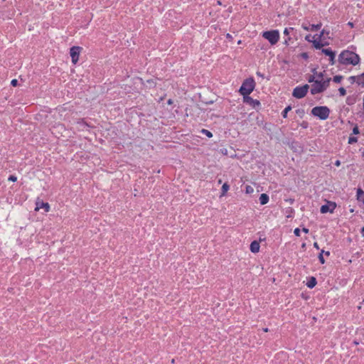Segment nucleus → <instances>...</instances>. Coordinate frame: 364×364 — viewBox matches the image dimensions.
I'll return each instance as SVG.
<instances>
[{
    "mask_svg": "<svg viewBox=\"0 0 364 364\" xmlns=\"http://www.w3.org/2000/svg\"><path fill=\"white\" fill-rule=\"evenodd\" d=\"M313 46L316 49H321L324 46L328 45V43L327 42L322 43L320 41H318L316 40L312 41Z\"/></svg>",
    "mask_w": 364,
    "mask_h": 364,
    "instance_id": "f3484780",
    "label": "nucleus"
},
{
    "mask_svg": "<svg viewBox=\"0 0 364 364\" xmlns=\"http://www.w3.org/2000/svg\"><path fill=\"white\" fill-rule=\"evenodd\" d=\"M259 247H260L259 243L256 240H254L250 244V250L253 253L258 252L259 250Z\"/></svg>",
    "mask_w": 364,
    "mask_h": 364,
    "instance_id": "ddd939ff",
    "label": "nucleus"
},
{
    "mask_svg": "<svg viewBox=\"0 0 364 364\" xmlns=\"http://www.w3.org/2000/svg\"><path fill=\"white\" fill-rule=\"evenodd\" d=\"M302 231L305 233H308L309 230L308 228H303Z\"/></svg>",
    "mask_w": 364,
    "mask_h": 364,
    "instance_id": "a18cd8bd",
    "label": "nucleus"
},
{
    "mask_svg": "<svg viewBox=\"0 0 364 364\" xmlns=\"http://www.w3.org/2000/svg\"><path fill=\"white\" fill-rule=\"evenodd\" d=\"M363 109H364V97H363Z\"/></svg>",
    "mask_w": 364,
    "mask_h": 364,
    "instance_id": "bf43d9fd",
    "label": "nucleus"
},
{
    "mask_svg": "<svg viewBox=\"0 0 364 364\" xmlns=\"http://www.w3.org/2000/svg\"><path fill=\"white\" fill-rule=\"evenodd\" d=\"M36 205V210H38L40 208H44L46 212H48L50 210V205L48 203H44L43 201H40L38 200Z\"/></svg>",
    "mask_w": 364,
    "mask_h": 364,
    "instance_id": "f8f14e48",
    "label": "nucleus"
},
{
    "mask_svg": "<svg viewBox=\"0 0 364 364\" xmlns=\"http://www.w3.org/2000/svg\"><path fill=\"white\" fill-rule=\"evenodd\" d=\"M8 180H9V181H10L15 182V181H16V180H17V177H16V176H14V175H11V176L9 177Z\"/></svg>",
    "mask_w": 364,
    "mask_h": 364,
    "instance_id": "72a5a7b5",
    "label": "nucleus"
},
{
    "mask_svg": "<svg viewBox=\"0 0 364 364\" xmlns=\"http://www.w3.org/2000/svg\"><path fill=\"white\" fill-rule=\"evenodd\" d=\"M356 101V98L354 96H348L346 98V103L349 105H353Z\"/></svg>",
    "mask_w": 364,
    "mask_h": 364,
    "instance_id": "6ab92c4d",
    "label": "nucleus"
},
{
    "mask_svg": "<svg viewBox=\"0 0 364 364\" xmlns=\"http://www.w3.org/2000/svg\"><path fill=\"white\" fill-rule=\"evenodd\" d=\"M336 207V204L334 202H328L327 204L323 205L321 207V213H332L335 208Z\"/></svg>",
    "mask_w": 364,
    "mask_h": 364,
    "instance_id": "6e6552de",
    "label": "nucleus"
},
{
    "mask_svg": "<svg viewBox=\"0 0 364 364\" xmlns=\"http://www.w3.org/2000/svg\"><path fill=\"white\" fill-rule=\"evenodd\" d=\"M308 125H309L308 122H305V121L302 122L301 124V127L304 129H306L308 127Z\"/></svg>",
    "mask_w": 364,
    "mask_h": 364,
    "instance_id": "4c0bfd02",
    "label": "nucleus"
},
{
    "mask_svg": "<svg viewBox=\"0 0 364 364\" xmlns=\"http://www.w3.org/2000/svg\"><path fill=\"white\" fill-rule=\"evenodd\" d=\"M296 112L300 116L302 117L304 114V110L303 109H298Z\"/></svg>",
    "mask_w": 364,
    "mask_h": 364,
    "instance_id": "473e14b6",
    "label": "nucleus"
},
{
    "mask_svg": "<svg viewBox=\"0 0 364 364\" xmlns=\"http://www.w3.org/2000/svg\"><path fill=\"white\" fill-rule=\"evenodd\" d=\"M147 82L149 84H151V83L155 84V82H154V80H148Z\"/></svg>",
    "mask_w": 364,
    "mask_h": 364,
    "instance_id": "3c124183",
    "label": "nucleus"
},
{
    "mask_svg": "<svg viewBox=\"0 0 364 364\" xmlns=\"http://www.w3.org/2000/svg\"><path fill=\"white\" fill-rule=\"evenodd\" d=\"M309 89V86L307 84L303 86H297L294 89L292 95L295 98L301 99L306 95Z\"/></svg>",
    "mask_w": 364,
    "mask_h": 364,
    "instance_id": "39448f33",
    "label": "nucleus"
},
{
    "mask_svg": "<svg viewBox=\"0 0 364 364\" xmlns=\"http://www.w3.org/2000/svg\"><path fill=\"white\" fill-rule=\"evenodd\" d=\"M348 25L350 28H353V26H354L353 23H352V22H348Z\"/></svg>",
    "mask_w": 364,
    "mask_h": 364,
    "instance_id": "de8ad7c7",
    "label": "nucleus"
},
{
    "mask_svg": "<svg viewBox=\"0 0 364 364\" xmlns=\"http://www.w3.org/2000/svg\"><path fill=\"white\" fill-rule=\"evenodd\" d=\"M309 82H314L316 80H315L314 75H309L307 78Z\"/></svg>",
    "mask_w": 364,
    "mask_h": 364,
    "instance_id": "7c9ffc66",
    "label": "nucleus"
},
{
    "mask_svg": "<svg viewBox=\"0 0 364 364\" xmlns=\"http://www.w3.org/2000/svg\"><path fill=\"white\" fill-rule=\"evenodd\" d=\"M341 96H345L346 95V90L344 87H341L338 89Z\"/></svg>",
    "mask_w": 364,
    "mask_h": 364,
    "instance_id": "cd10ccee",
    "label": "nucleus"
},
{
    "mask_svg": "<svg viewBox=\"0 0 364 364\" xmlns=\"http://www.w3.org/2000/svg\"><path fill=\"white\" fill-rule=\"evenodd\" d=\"M257 75L260 77L264 78V75L262 73H261L260 72H259V71L257 72Z\"/></svg>",
    "mask_w": 364,
    "mask_h": 364,
    "instance_id": "37998d69",
    "label": "nucleus"
},
{
    "mask_svg": "<svg viewBox=\"0 0 364 364\" xmlns=\"http://www.w3.org/2000/svg\"><path fill=\"white\" fill-rule=\"evenodd\" d=\"M356 82L358 85H362V87H364V73H362L361 75L357 76Z\"/></svg>",
    "mask_w": 364,
    "mask_h": 364,
    "instance_id": "a211bd4d",
    "label": "nucleus"
},
{
    "mask_svg": "<svg viewBox=\"0 0 364 364\" xmlns=\"http://www.w3.org/2000/svg\"><path fill=\"white\" fill-rule=\"evenodd\" d=\"M348 80L350 81L351 83H354L357 81V76H350Z\"/></svg>",
    "mask_w": 364,
    "mask_h": 364,
    "instance_id": "f704fd0d",
    "label": "nucleus"
},
{
    "mask_svg": "<svg viewBox=\"0 0 364 364\" xmlns=\"http://www.w3.org/2000/svg\"><path fill=\"white\" fill-rule=\"evenodd\" d=\"M311 36L310 34L307 35L306 37H305V39L309 41V42H312V40L311 39Z\"/></svg>",
    "mask_w": 364,
    "mask_h": 364,
    "instance_id": "a19ab883",
    "label": "nucleus"
},
{
    "mask_svg": "<svg viewBox=\"0 0 364 364\" xmlns=\"http://www.w3.org/2000/svg\"><path fill=\"white\" fill-rule=\"evenodd\" d=\"M324 87L321 85V80H316L314 83L311 85V94L316 95L318 93L323 92Z\"/></svg>",
    "mask_w": 364,
    "mask_h": 364,
    "instance_id": "423d86ee",
    "label": "nucleus"
},
{
    "mask_svg": "<svg viewBox=\"0 0 364 364\" xmlns=\"http://www.w3.org/2000/svg\"><path fill=\"white\" fill-rule=\"evenodd\" d=\"M253 192V188H252L251 186H247L246 187V193H252Z\"/></svg>",
    "mask_w": 364,
    "mask_h": 364,
    "instance_id": "c9c22d12",
    "label": "nucleus"
},
{
    "mask_svg": "<svg viewBox=\"0 0 364 364\" xmlns=\"http://www.w3.org/2000/svg\"><path fill=\"white\" fill-rule=\"evenodd\" d=\"M321 26L322 25L320 23L318 24H309V25L303 23L301 26H302L303 29H304L305 31H309V30L317 31L321 28Z\"/></svg>",
    "mask_w": 364,
    "mask_h": 364,
    "instance_id": "9b49d317",
    "label": "nucleus"
},
{
    "mask_svg": "<svg viewBox=\"0 0 364 364\" xmlns=\"http://www.w3.org/2000/svg\"><path fill=\"white\" fill-rule=\"evenodd\" d=\"M243 102H245V103H247V104H249V105H250L252 106H253L254 107L256 105L259 106L260 105L259 101H258L257 100L252 99L249 95H244L243 96Z\"/></svg>",
    "mask_w": 364,
    "mask_h": 364,
    "instance_id": "9d476101",
    "label": "nucleus"
},
{
    "mask_svg": "<svg viewBox=\"0 0 364 364\" xmlns=\"http://www.w3.org/2000/svg\"><path fill=\"white\" fill-rule=\"evenodd\" d=\"M323 252H324V250H322L321 251V252L319 253V255H318V259H319V262H321V264H324L325 263V259H324V257L323 256Z\"/></svg>",
    "mask_w": 364,
    "mask_h": 364,
    "instance_id": "393cba45",
    "label": "nucleus"
},
{
    "mask_svg": "<svg viewBox=\"0 0 364 364\" xmlns=\"http://www.w3.org/2000/svg\"><path fill=\"white\" fill-rule=\"evenodd\" d=\"M343 79V76L341 75H336L333 77V80L336 83H340Z\"/></svg>",
    "mask_w": 364,
    "mask_h": 364,
    "instance_id": "a878e982",
    "label": "nucleus"
},
{
    "mask_svg": "<svg viewBox=\"0 0 364 364\" xmlns=\"http://www.w3.org/2000/svg\"><path fill=\"white\" fill-rule=\"evenodd\" d=\"M314 247L316 249L319 250V246H318V243H317V242H314Z\"/></svg>",
    "mask_w": 364,
    "mask_h": 364,
    "instance_id": "c03bdc74",
    "label": "nucleus"
},
{
    "mask_svg": "<svg viewBox=\"0 0 364 364\" xmlns=\"http://www.w3.org/2000/svg\"><path fill=\"white\" fill-rule=\"evenodd\" d=\"M312 72L316 75L317 77L318 78V80H323V73H318L316 72V69H313L312 70Z\"/></svg>",
    "mask_w": 364,
    "mask_h": 364,
    "instance_id": "4be33fe9",
    "label": "nucleus"
},
{
    "mask_svg": "<svg viewBox=\"0 0 364 364\" xmlns=\"http://www.w3.org/2000/svg\"><path fill=\"white\" fill-rule=\"evenodd\" d=\"M311 114L321 120H326L330 114V109L326 106H317L311 109Z\"/></svg>",
    "mask_w": 364,
    "mask_h": 364,
    "instance_id": "7ed1b4c3",
    "label": "nucleus"
},
{
    "mask_svg": "<svg viewBox=\"0 0 364 364\" xmlns=\"http://www.w3.org/2000/svg\"><path fill=\"white\" fill-rule=\"evenodd\" d=\"M358 141V138L355 136H350L348 138V144H352Z\"/></svg>",
    "mask_w": 364,
    "mask_h": 364,
    "instance_id": "bb28decb",
    "label": "nucleus"
},
{
    "mask_svg": "<svg viewBox=\"0 0 364 364\" xmlns=\"http://www.w3.org/2000/svg\"><path fill=\"white\" fill-rule=\"evenodd\" d=\"M293 202H294V200H289V203H293Z\"/></svg>",
    "mask_w": 364,
    "mask_h": 364,
    "instance_id": "6e6d98bb",
    "label": "nucleus"
},
{
    "mask_svg": "<svg viewBox=\"0 0 364 364\" xmlns=\"http://www.w3.org/2000/svg\"><path fill=\"white\" fill-rule=\"evenodd\" d=\"M262 37L267 39L271 45H275L279 40V33L277 30L264 31Z\"/></svg>",
    "mask_w": 364,
    "mask_h": 364,
    "instance_id": "20e7f679",
    "label": "nucleus"
},
{
    "mask_svg": "<svg viewBox=\"0 0 364 364\" xmlns=\"http://www.w3.org/2000/svg\"><path fill=\"white\" fill-rule=\"evenodd\" d=\"M229 188V185L225 183L222 186V194L224 195L228 191Z\"/></svg>",
    "mask_w": 364,
    "mask_h": 364,
    "instance_id": "b1692460",
    "label": "nucleus"
},
{
    "mask_svg": "<svg viewBox=\"0 0 364 364\" xmlns=\"http://www.w3.org/2000/svg\"><path fill=\"white\" fill-rule=\"evenodd\" d=\"M330 81H331V78H328L327 80H323V81L321 80V85L324 87V90H326V88L329 86Z\"/></svg>",
    "mask_w": 364,
    "mask_h": 364,
    "instance_id": "412c9836",
    "label": "nucleus"
},
{
    "mask_svg": "<svg viewBox=\"0 0 364 364\" xmlns=\"http://www.w3.org/2000/svg\"><path fill=\"white\" fill-rule=\"evenodd\" d=\"M269 196L266 193H262L259 196V200L261 205H265L269 201Z\"/></svg>",
    "mask_w": 364,
    "mask_h": 364,
    "instance_id": "4468645a",
    "label": "nucleus"
},
{
    "mask_svg": "<svg viewBox=\"0 0 364 364\" xmlns=\"http://www.w3.org/2000/svg\"><path fill=\"white\" fill-rule=\"evenodd\" d=\"M201 132L204 134L208 138H211L213 136V134L208 129H203Z\"/></svg>",
    "mask_w": 364,
    "mask_h": 364,
    "instance_id": "5701e85b",
    "label": "nucleus"
},
{
    "mask_svg": "<svg viewBox=\"0 0 364 364\" xmlns=\"http://www.w3.org/2000/svg\"><path fill=\"white\" fill-rule=\"evenodd\" d=\"M294 233L296 236H300V229L299 228H295L294 230Z\"/></svg>",
    "mask_w": 364,
    "mask_h": 364,
    "instance_id": "e433bc0d",
    "label": "nucleus"
},
{
    "mask_svg": "<svg viewBox=\"0 0 364 364\" xmlns=\"http://www.w3.org/2000/svg\"><path fill=\"white\" fill-rule=\"evenodd\" d=\"M325 33H326L328 35L329 33V32L328 31L326 32L325 29H323L319 35V38L325 35Z\"/></svg>",
    "mask_w": 364,
    "mask_h": 364,
    "instance_id": "ea45409f",
    "label": "nucleus"
},
{
    "mask_svg": "<svg viewBox=\"0 0 364 364\" xmlns=\"http://www.w3.org/2000/svg\"><path fill=\"white\" fill-rule=\"evenodd\" d=\"M323 254L326 256H329L330 255V252L329 251H324Z\"/></svg>",
    "mask_w": 364,
    "mask_h": 364,
    "instance_id": "8fccbe9b",
    "label": "nucleus"
},
{
    "mask_svg": "<svg viewBox=\"0 0 364 364\" xmlns=\"http://www.w3.org/2000/svg\"><path fill=\"white\" fill-rule=\"evenodd\" d=\"M362 156L364 158V151L362 153Z\"/></svg>",
    "mask_w": 364,
    "mask_h": 364,
    "instance_id": "5fc2aeb1",
    "label": "nucleus"
},
{
    "mask_svg": "<svg viewBox=\"0 0 364 364\" xmlns=\"http://www.w3.org/2000/svg\"><path fill=\"white\" fill-rule=\"evenodd\" d=\"M255 87V80L253 78L250 77L244 80L239 90V92L242 96L249 95L254 90Z\"/></svg>",
    "mask_w": 364,
    "mask_h": 364,
    "instance_id": "f03ea898",
    "label": "nucleus"
},
{
    "mask_svg": "<svg viewBox=\"0 0 364 364\" xmlns=\"http://www.w3.org/2000/svg\"><path fill=\"white\" fill-rule=\"evenodd\" d=\"M321 53L328 56L331 65H334L336 63V52L333 51L331 48H322Z\"/></svg>",
    "mask_w": 364,
    "mask_h": 364,
    "instance_id": "1a4fd4ad",
    "label": "nucleus"
},
{
    "mask_svg": "<svg viewBox=\"0 0 364 364\" xmlns=\"http://www.w3.org/2000/svg\"><path fill=\"white\" fill-rule=\"evenodd\" d=\"M300 56L304 60H307L309 58V54L307 53H301Z\"/></svg>",
    "mask_w": 364,
    "mask_h": 364,
    "instance_id": "2f4dec72",
    "label": "nucleus"
},
{
    "mask_svg": "<svg viewBox=\"0 0 364 364\" xmlns=\"http://www.w3.org/2000/svg\"><path fill=\"white\" fill-rule=\"evenodd\" d=\"M316 283H317L316 279L314 277H311L309 278V281L307 282L306 286L309 288L312 289L316 285Z\"/></svg>",
    "mask_w": 364,
    "mask_h": 364,
    "instance_id": "2eb2a0df",
    "label": "nucleus"
},
{
    "mask_svg": "<svg viewBox=\"0 0 364 364\" xmlns=\"http://www.w3.org/2000/svg\"><path fill=\"white\" fill-rule=\"evenodd\" d=\"M262 330H263L264 332H268L269 331L268 328H264Z\"/></svg>",
    "mask_w": 364,
    "mask_h": 364,
    "instance_id": "864d4df0",
    "label": "nucleus"
},
{
    "mask_svg": "<svg viewBox=\"0 0 364 364\" xmlns=\"http://www.w3.org/2000/svg\"><path fill=\"white\" fill-rule=\"evenodd\" d=\"M290 39H291L290 37H288L287 38H286L284 40V43L287 45L288 44V41H290Z\"/></svg>",
    "mask_w": 364,
    "mask_h": 364,
    "instance_id": "49530a36",
    "label": "nucleus"
},
{
    "mask_svg": "<svg viewBox=\"0 0 364 364\" xmlns=\"http://www.w3.org/2000/svg\"><path fill=\"white\" fill-rule=\"evenodd\" d=\"M293 202H294V200H289V203H293Z\"/></svg>",
    "mask_w": 364,
    "mask_h": 364,
    "instance_id": "4d7b16f0",
    "label": "nucleus"
},
{
    "mask_svg": "<svg viewBox=\"0 0 364 364\" xmlns=\"http://www.w3.org/2000/svg\"><path fill=\"white\" fill-rule=\"evenodd\" d=\"M167 102L168 105H171L173 104V100L171 99H169Z\"/></svg>",
    "mask_w": 364,
    "mask_h": 364,
    "instance_id": "603ef678",
    "label": "nucleus"
},
{
    "mask_svg": "<svg viewBox=\"0 0 364 364\" xmlns=\"http://www.w3.org/2000/svg\"><path fill=\"white\" fill-rule=\"evenodd\" d=\"M360 133L358 125H355L353 129V134H358Z\"/></svg>",
    "mask_w": 364,
    "mask_h": 364,
    "instance_id": "c85d7f7f",
    "label": "nucleus"
},
{
    "mask_svg": "<svg viewBox=\"0 0 364 364\" xmlns=\"http://www.w3.org/2000/svg\"><path fill=\"white\" fill-rule=\"evenodd\" d=\"M291 109V106H287L284 110L283 112H282V115L284 118H287V113L288 112H289L290 110Z\"/></svg>",
    "mask_w": 364,
    "mask_h": 364,
    "instance_id": "aec40b11",
    "label": "nucleus"
},
{
    "mask_svg": "<svg viewBox=\"0 0 364 364\" xmlns=\"http://www.w3.org/2000/svg\"><path fill=\"white\" fill-rule=\"evenodd\" d=\"M11 85L14 87L18 85V80L16 79H13L11 82Z\"/></svg>",
    "mask_w": 364,
    "mask_h": 364,
    "instance_id": "58836bf2",
    "label": "nucleus"
},
{
    "mask_svg": "<svg viewBox=\"0 0 364 364\" xmlns=\"http://www.w3.org/2000/svg\"><path fill=\"white\" fill-rule=\"evenodd\" d=\"M360 233H361L362 236L364 237V227L362 228V229L360 230Z\"/></svg>",
    "mask_w": 364,
    "mask_h": 364,
    "instance_id": "09e8293b",
    "label": "nucleus"
},
{
    "mask_svg": "<svg viewBox=\"0 0 364 364\" xmlns=\"http://www.w3.org/2000/svg\"><path fill=\"white\" fill-rule=\"evenodd\" d=\"M362 304H364V299H363V301H362Z\"/></svg>",
    "mask_w": 364,
    "mask_h": 364,
    "instance_id": "13d9d810",
    "label": "nucleus"
},
{
    "mask_svg": "<svg viewBox=\"0 0 364 364\" xmlns=\"http://www.w3.org/2000/svg\"><path fill=\"white\" fill-rule=\"evenodd\" d=\"M81 49L79 46H73L70 48V54L73 63L76 64L78 61Z\"/></svg>",
    "mask_w": 364,
    "mask_h": 364,
    "instance_id": "0eeeda50",
    "label": "nucleus"
},
{
    "mask_svg": "<svg viewBox=\"0 0 364 364\" xmlns=\"http://www.w3.org/2000/svg\"><path fill=\"white\" fill-rule=\"evenodd\" d=\"M334 165L336 166H339L341 165V161L339 160H336L334 163Z\"/></svg>",
    "mask_w": 364,
    "mask_h": 364,
    "instance_id": "79ce46f5",
    "label": "nucleus"
},
{
    "mask_svg": "<svg viewBox=\"0 0 364 364\" xmlns=\"http://www.w3.org/2000/svg\"><path fill=\"white\" fill-rule=\"evenodd\" d=\"M338 61L343 65H356L360 63L359 55L348 50L342 51L338 55Z\"/></svg>",
    "mask_w": 364,
    "mask_h": 364,
    "instance_id": "f257e3e1",
    "label": "nucleus"
},
{
    "mask_svg": "<svg viewBox=\"0 0 364 364\" xmlns=\"http://www.w3.org/2000/svg\"><path fill=\"white\" fill-rule=\"evenodd\" d=\"M357 200L359 201H362L364 204V191L361 188H358L357 190Z\"/></svg>",
    "mask_w": 364,
    "mask_h": 364,
    "instance_id": "dca6fc26",
    "label": "nucleus"
},
{
    "mask_svg": "<svg viewBox=\"0 0 364 364\" xmlns=\"http://www.w3.org/2000/svg\"><path fill=\"white\" fill-rule=\"evenodd\" d=\"M293 29H294V28H291V27H290V28H286L284 29V34L285 36H289V31H293Z\"/></svg>",
    "mask_w": 364,
    "mask_h": 364,
    "instance_id": "c756f323",
    "label": "nucleus"
}]
</instances>
